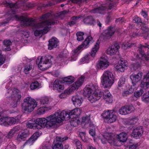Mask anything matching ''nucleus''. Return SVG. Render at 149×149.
Listing matches in <instances>:
<instances>
[{
  "mask_svg": "<svg viewBox=\"0 0 149 149\" xmlns=\"http://www.w3.org/2000/svg\"><path fill=\"white\" fill-rule=\"evenodd\" d=\"M8 117H2L0 119V125L8 126Z\"/></svg>",
  "mask_w": 149,
  "mask_h": 149,
  "instance_id": "40",
  "label": "nucleus"
},
{
  "mask_svg": "<svg viewBox=\"0 0 149 149\" xmlns=\"http://www.w3.org/2000/svg\"><path fill=\"white\" fill-rule=\"evenodd\" d=\"M20 129V127L18 126L13 127L9 132L6 137L8 139L11 138L15 133L19 131Z\"/></svg>",
  "mask_w": 149,
  "mask_h": 149,
  "instance_id": "28",
  "label": "nucleus"
},
{
  "mask_svg": "<svg viewBox=\"0 0 149 149\" xmlns=\"http://www.w3.org/2000/svg\"><path fill=\"white\" fill-rule=\"evenodd\" d=\"M84 35V33L83 32L79 31L76 33V36L77 37V39L78 41H81L84 39L83 36Z\"/></svg>",
  "mask_w": 149,
  "mask_h": 149,
  "instance_id": "44",
  "label": "nucleus"
},
{
  "mask_svg": "<svg viewBox=\"0 0 149 149\" xmlns=\"http://www.w3.org/2000/svg\"><path fill=\"white\" fill-rule=\"evenodd\" d=\"M141 87L144 89L149 88V72L143 77V80L141 83Z\"/></svg>",
  "mask_w": 149,
  "mask_h": 149,
  "instance_id": "20",
  "label": "nucleus"
},
{
  "mask_svg": "<svg viewBox=\"0 0 149 149\" xmlns=\"http://www.w3.org/2000/svg\"><path fill=\"white\" fill-rule=\"evenodd\" d=\"M99 42L98 41H97L92 49L90 53V54H87L81 58L80 60L81 63H88L89 61L93 60L95 57L96 53L99 49Z\"/></svg>",
  "mask_w": 149,
  "mask_h": 149,
  "instance_id": "9",
  "label": "nucleus"
},
{
  "mask_svg": "<svg viewBox=\"0 0 149 149\" xmlns=\"http://www.w3.org/2000/svg\"><path fill=\"white\" fill-rule=\"evenodd\" d=\"M32 69L31 65H26L24 68V71L26 74H28L29 73V71Z\"/></svg>",
  "mask_w": 149,
  "mask_h": 149,
  "instance_id": "51",
  "label": "nucleus"
},
{
  "mask_svg": "<svg viewBox=\"0 0 149 149\" xmlns=\"http://www.w3.org/2000/svg\"><path fill=\"white\" fill-rule=\"evenodd\" d=\"M130 94L129 93L128 90L124 91L122 93V95L123 96H127Z\"/></svg>",
  "mask_w": 149,
  "mask_h": 149,
  "instance_id": "64",
  "label": "nucleus"
},
{
  "mask_svg": "<svg viewBox=\"0 0 149 149\" xmlns=\"http://www.w3.org/2000/svg\"><path fill=\"white\" fill-rule=\"evenodd\" d=\"M88 0H70V1L73 3L80 4V3H87Z\"/></svg>",
  "mask_w": 149,
  "mask_h": 149,
  "instance_id": "57",
  "label": "nucleus"
},
{
  "mask_svg": "<svg viewBox=\"0 0 149 149\" xmlns=\"http://www.w3.org/2000/svg\"><path fill=\"white\" fill-rule=\"evenodd\" d=\"M11 42L10 40H5L4 41L3 44L7 48V50L8 51L10 50L9 46L11 44Z\"/></svg>",
  "mask_w": 149,
  "mask_h": 149,
  "instance_id": "53",
  "label": "nucleus"
},
{
  "mask_svg": "<svg viewBox=\"0 0 149 149\" xmlns=\"http://www.w3.org/2000/svg\"><path fill=\"white\" fill-rule=\"evenodd\" d=\"M133 20L136 23H141L142 22L141 19L137 16H135L134 17Z\"/></svg>",
  "mask_w": 149,
  "mask_h": 149,
  "instance_id": "59",
  "label": "nucleus"
},
{
  "mask_svg": "<svg viewBox=\"0 0 149 149\" xmlns=\"http://www.w3.org/2000/svg\"><path fill=\"white\" fill-rule=\"evenodd\" d=\"M128 114L130 113L135 110L134 107L132 105L126 106Z\"/></svg>",
  "mask_w": 149,
  "mask_h": 149,
  "instance_id": "50",
  "label": "nucleus"
},
{
  "mask_svg": "<svg viewBox=\"0 0 149 149\" xmlns=\"http://www.w3.org/2000/svg\"><path fill=\"white\" fill-rule=\"evenodd\" d=\"M125 80V77H122L119 79L118 83V86L119 87H120L122 86L124 84Z\"/></svg>",
  "mask_w": 149,
  "mask_h": 149,
  "instance_id": "49",
  "label": "nucleus"
},
{
  "mask_svg": "<svg viewBox=\"0 0 149 149\" xmlns=\"http://www.w3.org/2000/svg\"><path fill=\"white\" fill-rule=\"evenodd\" d=\"M116 137L120 141L123 142H125L127 138V134L123 132L117 135Z\"/></svg>",
  "mask_w": 149,
  "mask_h": 149,
  "instance_id": "29",
  "label": "nucleus"
},
{
  "mask_svg": "<svg viewBox=\"0 0 149 149\" xmlns=\"http://www.w3.org/2000/svg\"><path fill=\"white\" fill-rule=\"evenodd\" d=\"M84 79V76H81L76 82L72 85L68 89L65 90L64 93H62L59 95L60 98H65L67 96V94H69L75 90L78 89L83 83Z\"/></svg>",
  "mask_w": 149,
  "mask_h": 149,
  "instance_id": "7",
  "label": "nucleus"
},
{
  "mask_svg": "<svg viewBox=\"0 0 149 149\" xmlns=\"http://www.w3.org/2000/svg\"><path fill=\"white\" fill-rule=\"evenodd\" d=\"M74 78L72 76L65 77L62 79V82L66 83V84H72L74 81Z\"/></svg>",
  "mask_w": 149,
  "mask_h": 149,
  "instance_id": "33",
  "label": "nucleus"
},
{
  "mask_svg": "<svg viewBox=\"0 0 149 149\" xmlns=\"http://www.w3.org/2000/svg\"><path fill=\"white\" fill-rule=\"evenodd\" d=\"M128 65V63L126 61L121 59L114 65V66L117 71L123 72L127 69Z\"/></svg>",
  "mask_w": 149,
  "mask_h": 149,
  "instance_id": "16",
  "label": "nucleus"
},
{
  "mask_svg": "<svg viewBox=\"0 0 149 149\" xmlns=\"http://www.w3.org/2000/svg\"><path fill=\"white\" fill-rule=\"evenodd\" d=\"M109 63L106 57H102L98 62V65L100 68L103 70L107 68L109 66Z\"/></svg>",
  "mask_w": 149,
  "mask_h": 149,
  "instance_id": "22",
  "label": "nucleus"
},
{
  "mask_svg": "<svg viewBox=\"0 0 149 149\" xmlns=\"http://www.w3.org/2000/svg\"><path fill=\"white\" fill-rule=\"evenodd\" d=\"M89 133L93 136H95V128L90 129L89 131Z\"/></svg>",
  "mask_w": 149,
  "mask_h": 149,
  "instance_id": "63",
  "label": "nucleus"
},
{
  "mask_svg": "<svg viewBox=\"0 0 149 149\" xmlns=\"http://www.w3.org/2000/svg\"><path fill=\"white\" fill-rule=\"evenodd\" d=\"M19 34L22 38L25 39L29 37V33L26 30L22 29L19 31Z\"/></svg>",
  "mask_w": 149,
  "mask_h": 149,
  "instance_id": "37",
  "label": "nucleus"
},
{
  "mask_svg": "<svg viewBox=\"0 0 149 149\" xmlns=\"http://www.w3.org/2000/svg\"><path fill=\"white\" fill-rule=\"evenodd\" d=\"M70 123L72 126L76 127L80 123V121L79 119L74 118L71 120Z\"/></svg>",
  "mask_w": 149,
  "mask_h": 149,
  "instance_id": "43",
  "label": "nucleus"
},
{
  "mask_svg": "<svg viewBox=\"0 0 149 149\" xmlns=\"http://www.w3.org/2000/svg\"><path fill=\"white\" fill-rule=\"evenodd\" d=\"M104 137L109 141L110 144L114 143V139L111 135V134L109 133H105L104 135Z\"/></svg>",
  "mask_w": 149,
  "mask_h": 149,
  "instance_id": "34",
  "label": "nucleus"
},
{
  "mask_svg": "<svg viewBox=\"0 0 149 149\" xmlns=\"http://www.w3.org/2000/svg\"><path fill=\"white\" fill-rule=\"evenodd\" d=\"M81 16V15H78L77 16H73L71 19V20H72L75 23H76L77 21L79 18H80Z\"/></svg>",
  "mask_w": 149,
  "mask_h": 149,
  "instance_id": "61",
  "label": "nucleus"
},
{
  "mask_svg": "<svg viewBox=\"0 0 149 149\" xmlns=\"http://www.w3.org/2000/svg\"><path fill=\"white\" fill-rule=\"evenodd\" d=\"M143 73L141 72H139L137 74L133 73L130 77L132 85L136 86V84L140 81L141 79Z\"/></svg>",
  "mask_w": 149,
  "mask_h": 149,
  "instance_id": "17",
  "label": "nucleus"
},
{
  "mask_svg": "<svg viewBox=\"0 0 149 149\" xmlns=\"http://www.w3.org/2000/svg\"><path fill=\"white\" fill-rule=\"evenodd\" d=\"M53 87L54 89L59 92L62 91L64 88V86L62 85L61 82L57 80H55L54 81Z\"/></svg>",
  "mask_w": 149,
  "mask_h": 149,
  "instance_id": "26",
  "label": "nucleus"
},
{
  "mask_svg": "<svg viewBox=\"0 0 149 149\" xmlns=\"http://www.w3.org/2000/svg\"><path fill=\"white\" fill-rule=\"evenodd\" d=\"M75 145L77 147V149H82V147L81 142L77 139H76L74 141Z\"/></svg>",
  "mask_w": 149,
  "mask_h": 149,
  "instance_id": "54",
  "label": "nucleus"
},
{
  "mask_svg": "<svg viewBox=\"0 0 149 149\" xmlns=\"http://www.w3.org/2000/svg\"><path fill=\"white\" fill-rule=\"evenodd\" d=\"M12 92V94L11 95V102L10 105L12 107L15 108L20 102L21 93L19 90L17 89H13Z\"/></svg>",
  "mask_w": 149,
  "mask_h": 149,
  "instance_id": "12",
  "label": "nucleus"
},
{
  "mask_svg": "<svg viewBox=\"0 0 149 149\" xmlns=\"http://www.w3.org/2000/svg\"><path fill=\"white\" fill-rule=\"evenodd\" d=\"M72 100L75 107L80 106L83 101L81 97L78 95L73 96L72 97Z\"/></svg>",
  "mask_w": 149,
  "mask_h": 149,
  "instance_id": "24",
  "label": "nucleus"
},
{
  "mask_svg": "<svg viewBox=\"0 0 149 149\" xmlns=\"http://www.w3.org/2000/svg\"><path fill=\"white\" fill-rule=\"evenodd\" d=\"M138 146V143H136L134 144L130 145L129 146V149H136Z\"/></svg>",
  "mask_w": 149,
  "mask_h": 149,
  "instance_id": "62",
  "label": "nucleus"
},
{
  "mask_svg": "<svg viewBox=\"0 0 149 149\" xmlns=\"http://www.w3.org/2000/svg\"><path fill=\"white\" fill-rule=\"evenodd\" d=\"M40 85L38 81H35L31 83L30 86V88L31 90H34L38 89L40 88Z\"/></svg>",
  "mask_w": 149,
  "mask_h": 149,
  "instance_id": "41",
  "label": "nucleus"
},
{
  "mask_svg": "<svg viewBox=\"0 0 149 149\" xmlns=\"http://www.w3.org/2000/svg\"><path fill=\"white\" fill-rule=\"evenodd\" d=\"M140 66V64L138 62L136 63H132L130 65L131 68H132L134 70H137Z\"/></svg>",
  "mask_w": 149,
  "mask_h": 149,
  "instance_id": "52",
  "label": "nucleus"
},
{
  "mask_svg": "<svg viewBox=\"0 0 149 149\" xmlns=\"http://www.w3.org/2000/svg\"><path fill=\"white\" fill-rule=\"evenodd\" d=\"M45 111V107H41L37 110V112L38 114L41 115L44 113Z\"/></svg>",
  "mask_w": 149,
  "mask_h": 149,
  "instance_id": "55",
  "label": "nucleus"
},
{
  "mask_svg": "<svg viewBox=\"0 0 149 149\" xmlns=\"http://www.w3.org/2000/svg\"><path fill=\"white\" fill-rule=\"evenodd\" d=\"M108 91H107V93L106 94L103 93V98L107 102L112 103V96L109 92L108 93Z\"/></svg>",
  "mask_w": 149,
  "mask_h": 149,
  "instance_id": "32",
  "label": "nucleus"
},
{
  "mask_svg": "<svg viewBox=\"0 0 149 149\" xmlns=\"http://www.w3.org/2000/svg\"><path fill=\"white\" fill-rule=\"evenodd\" d=\"M26 126L28 127L33 129H38L39 128L38 126L36 125L35 123H27Z\"/></svg>",
  "mask_w": 149,
  "mask_h": 149,
  "instance_id": "46",
  "label": "nucleus"
},
{
  "mask_svg": "<svg viewBox=\"0 0 149 149\" xmlns=\"http://www.w3.org/2000/svg\"><path fill=\"white\" fill-rule=\"evenodd\" d=\"M101 82L105 88L111 86L113 83L114 76L110 71H105L101 77Z\"/></svg>",
  "mask_w": 149,
  "mask_h": 149,
  "instance_id": "6",
  "label": "nucleus"
},
{
  "mask_svg": "<svg viewBox=\"0 0 149 149\" xmlns=\"http://www.w3.org/2000/svg\"><path fill=\"white\" fill-rule=\"evenodd\" d=\"M134 44L133 43H129L128 42H125L123 43L122 45V48L124 50L130 48L134 45Z\"/></svg>",
  "mask_w": 149,
  "mask_h": 149,
  "instance_id": "39",
  "label": "nucleus"
},
{
  "mask_svg": "<svg viewBox=\"0 0 149 149\" xmlns=\"http://www.w3.org/2000/svg\"><path fill=\"white\" fill-rule=\"evenodd\" d=\"M136 86H134L133 85V86H131L128 90L129 93H130V94L132 93L133 92L134 90L136 89Z\"/></svg>",
  "mask_w": 149,
  "mask_h": 149,
  "instance_id": "60",
  "label": "nucleus"
},
{
  "mask_svg": "<svg viewBox=\"0 0 149 149\" xmlns=\"http://www.w3.org/2000/svg\"><path fill=\"white\" fill-rule=\"evenodd\" d=\"M141 32H142V34H141V36H143L145 39H147L148 38L149 35V29L147 27L142 28Z\"/></svg>",
  "mask_w": 149,
  "mask_h": 149,
  "instance_id": "36",
  "label": "nucleus"
},
{
  "mask_svg": "<svg viewBox=\"0 0 149 149\" xmlns=\"http://www.w3.org/2000/svg\"><path fill=\"white\" fill-rule=\"evenodd\" d=\"M5 61V57L2 55V51L0 49V66L4 63Z\"/></svg>",
  "mask_w": 149,
  "mask_h": 149,
  "instance_id": "56",
  "label": "nucleus"
},
{
  "mask_svg": "<svg viewBox=\"0 0 149 149\" xmlns=\"http://www.w3.org/2000/svg\"><path fill=\"white\" fill-rule=\"evenodd\" d=\"M94 42L91 36L87 37L81 45H79L76 49L73 50L72 52V54H74L75 56L74 60H76L77 59L78 53L79 52V50L82 48L84 49L88 47L89 44L90 43H92Z\"/></svg>",
  "mask_w": 149,
  "mask_h": 149,
  "instance_id": "11",
  "label": "nucleus"
},
{
  "mask_svg": "<svg viewBox=\"0 0 149 149\" xmlns=\"http://www.w3.org/2000/svg\"><path fill=\"white\" fill-rule=\"evenodd\" d=\"M28 136V134L25 132H19L17 137L16 139L18 141H21L25 140Z\"/></svg>",
  "mask_w": 149,
  "mask_h": 149,
  "instance_id": "27",
  "label": "nucleus"
},
{
  "mask_svg": "<svg viewBox=\"0 0 149 149\" xmlns=\"http://www.w3.org/2000/svg\"><path fill=\"white\" fill-rule=\"evenodd\" d=\"M143 132V127L142 126H139L133 129L131 135L133 138L138 139L142 136Z\"/></svg>",
  "mask_w": 149,
  "mask_h": 149,
  "instance_id": "18",
  "label": "nucleus"
},
{
  "mask_svg": "<svg viewBox=\"0 0 149 149\" xmlns=\"http://www.w3.org/2000/svg\"><path fill=\"white\" fill-rule=\"evenodd\" d=\"M68 138L67 136L64 137L57 136L56 139V142L53 146V149H63V145L61 142L67 139Z\"/></svg>",
  "mask_w": 149,
  "mask_h": 149,
  "instance_id": "19",
  "label": "nucleus"
},
{
  "mask_svg": "<svg viewBox=\"0 0 149 149\" xmlns=\"http://www.w3.org/2000/svg\"><path fill=\"white\" fill-rule=\"evenodd\" d=\"M115 31V29L113 27L109 26L103 32L100 37L104 40L109 39L114 34Z\"/></svg>",
  "mask_w": 149,
  "mask_h": 149,
  "instance_id": "15",
  "label": "nucleus"
},
{
  "mask_svg": "<svg viewBox=\"0 0 149 149\" xmlns=\"http://www.w3.org/2000/svg\"><path fill=\"white\" fill-rule=\"evenodd\" d=\"M59 116V113L57 112L54 114L47 117L46 118H37L34 120V122L39 127L38 129L45 127L48 129H53L56 127L57 123H61Z\"/></svg>",
  "mask_w": 149,
  "mask_h": 149,
  "instance_id": "2",
  "label": "nucleus"
},
{
  "mask_svg": "<svg viewBox=\"0 0 149 149\" xmlns=\"http://www.w3.org/2000/svg\"><path fill=\"white\" fill-rule=\"evenodd\" d=\"M48 49L52 50L54 48L56 47L58 45V41L57 39L55 38H52L49 41Z\"/></svg>",
  "mask_w": 149,
  "mask_h": 149,
  "instance_id": "25",
  "label": "nucleus"
},
{
  "mask_svg": "<svg viewBox=\"0 0 149 149\" xmlns=\"http://www.w3.org/2000/svg\"><path fill=\"white\" fill-rule=\"evenodd\" d=\"M24 102L22 104V110L27 112H31L33 111L37 105V102L34 99L30 97L25 98Z\"/></svg>",
  "mask_w": 149,
  "mask_h": 149,
  "instance_id": "5",
  "label": "nucleus"
},
{
  "mask_svg": "<svg viewBox=\"0 0 149 149\" xmlns=\"http://www.w3.org/2000/svg\"><path fill=\"white\" fill-rule=\"evenodd\" d=\"M8 126L9 125L15 124L16 123L14 117H8Z\"/></svg>",
  "mask_w": 149,
  "mask_h": 149,
  "instance_id": "47",
  "label": "nucleus"
},
{
  "mask_svg": "<svg viewBox=\"0 0 149 149\" xmlns=\"http://www.w3.org/2000/svg\"><path fill=\"white\" fill-rule=\"evenodd\" d=\"M90 121V116H88L86 115L84 116L82 118L81 124L82 126H84L85 127L86 126L87 124Z\"/></svg>",
  "mask_w": 149,
  "mask_h": 149,
  "instance_id": "38",
  "label": "nucleus"
},
{
  "mask_svg": "<svg viewBox=\"0 0 149 149\" xmlns=\"http://www.w3.org/2000/svg\"><path fill=\"white\" fill-rule=\"evenodd\" d=\"M138 120V119L137 117H135L131 119L130 120V123L131 125L135 124Z\"/></svg>",
  "mask_w": 149,
  "mask_h": 149,
  "instance_id": "58",
  "label": "nucleus"
},
{
  "mask_svg": "<svg viewBox=\"0 0 149 149\" xmlns=\"http://www.w3.org/2000/svg\"><path fill=\"white\" fill-rule=\"evenodd\" d=\"M68 12V10H65L61 12L59 14H56L54 15L52 13H47L40 17L41 19L45 21L38 24H35V21L32 18H28L24 16H19L17 15H15L14 16L18 20L20 21L22 27L33 26L35 36L41 37L43 35L48 32L49 25L57 23V21L54 20L55 19L59 18L61 16L64 15Z\"/></svg>",
  "mask_w": 149,
  "mask_h": 149,
  "instance_id": "1",
  "label": "nucleus"
},
{
  "mask_svg": "<svg viewBox=\"0 0 149 149\" xmlns=\"http://www.w3.org/2000/svg\"><path fill=\"white\" fill-rule=\"evenodd\" d=\"M144 92V91L142 89H140L135 91L134 93V96L136 98L139 97L141 96Z\"/></svg>",
  "mask_w": 149,
  "mask_h": 149,
  "instance_id": "48",
  "label": "nucleus"
},
{
  "mask_svg": "<svg viewBox=\"0 0 149 149\" xmlns=\"http://www.w3.org/2000/svg\"><path fill=\"white\" fill-rule=\"evenodd\" d=\"M52 58V56L51 55L39 57L36 60V63L41 70H46L51 66V59Z\"/></svg>",
  "mask_w": 149,
  "mask_h": 149,
  "instance_id": "4",
  "label": "nucleus"
},
{
  "mask_svg": "<svg viewBox=\"0 0 149 149\" xmlns=\"http://www.w3.org/2000/svg\"><path fill=\"white\" fill-rule=\"evenodd\" d=\"M49 102V99L47 97H41L38 100V103L42 105H46Z\"/></svg>",
  "mask_w": 149,
  "mask_h": 149,
  "instance_id": "30",
  "label": "nucleus"
},
{
  "mask_svg": "<svg viewBox=\"0 0 149 149\" xmlns=\"http://www.w3.org/2000/svg\"><path fill=\"white\" fill-rule=\"evenodd\" d=\"M119 113L122 115L128 114L126 106L122 107L119 111Z\"/></svg>",
  "mask_w": 149,
  "mask_h": 149,
  "instance_id": "45",
  "label": "nucleus"
},
{
  "mask_svg": "<svg viewBox=\"0 0 149 149\" xmlns=\"http://www.w3.org/2000/svg\"><path fill=\"white\" fill-rule=\"evenodd\" d=\"M3 3H4V4L6 3L7 5H8L10 6V7L11 8L10 12H11L10 13L11 14H15L16 11V4L13 3H8L6 1H4Z\"/></svg>",
  "mask_w": 149,
  "mask_h": 149,
  "instance_id": "35",
  "label": "nucleus"
},
{
  "mask_svg": "<svg viewBox=\"0 0 149 149\" xmlns=\"http://www.w3.org/2000/svg\"><path fill=\"white\" fill-rule=\"evenodd\" d=\"M119 45L115 43L113 45L109 47L107 50V54L110 55H113L116 54L120 48Z\"/></svg>",
  "mask_w": 149,
  "mask_h": 149,
  "instance_id": "21",
  "label": "nucleus"
},
{
  "mask_svg": "<svg viewBox=\"0 0 149 149\" xmlns=\"http://www.w3.org/2000/svg\"><path fill=\"white\" fill-rule=\"evenodd\" d=\"M115 113V111L114 110H108L107 111H104L101 115L106 122L108 123H112L115 122L117 119Z\"/></svg>",
  "mask_w": 149,
  "mask_h": 149,
  "instance_id": "13",
  "label": "nucleus"
},
{
  "mask_svg": "<svg viewBox=\"0 0 149 149\" xmlns=\"http://www.w3.org/2000/svg\"><path fill=\"white\" fill-rule=\"evenodd\" d=\"M113 0H109L106 4L103 5L98 8L91 10V13H99L104 14L107 9L111 10L116 7V3L113 2Z\"/></svg>",
  "mask_w": 149,
  "mask_h": 149,
  "instance_id": "10",
  "label": "nucleus"
},
{
  "mask_svg": "<svg viewBox=\"0 0 149 149\" xmlns=\"http://www.w3.org/2000/svg\"><path fill=\"white\" fill-rule=\"evenodd\" d=\"M97 83H91L86 86L84 90L85 94L88 95V100L91 103L98 100L102 96L103 92L100 91Z\"/></svg>",
  "mask_w": 149,
  "mask_h": 149,
  "instance_id": "3",
  "label": "nucleus"
},
{
  "mask_svg": "<svg viewBox=\"0 0 149 149\" xmlns=\"http://www.w3.org/2000/svg\"><path fill=\"white\" fill-rule=\"evenodd\" d=\"M81 112V108L74 109L70 112H67L63 111L60 113H59V118L61 120V123L64 120H68L70 118V116L76 115V116L79 115Z\"/></svg>",
  "mask_w": 149,
  "mask_h": 149,
  "instance_id": "8",
  "label": "nucleus"
},
{
  "mask_svg": "<svg viewBox=\"0 0 149 149\" xmlns=\"http://www.w3.org/2000/svg\"><path fill=\"white\" fill-rule=\"evenodd\" d=\"M40 133L36 132L34 133L29 139L24 144V146L26 145H32L38 138L40 136Z\"/></svg>",
  "mask_w": 149,
  "mask_h": 149,
  "instance_id": "23",
  "label": "nucleus"
},
{
  "mask_svg": "<svg viewBox=\"0 0 149 149\" xmlns=\"http://www.w3.org/2000/svg\"><path fill=\"white\" fill-rule=\"evenodd\" d=\"M142 100L145 103H149V90L148 93L143 94L142 97Z\"/></svg>",
  "mask_w": 149,
  "mask_h": 149,
  "instance_id": "42",
  "label": "nucleus"
},
{
  "mask_svg": "<svg viewBox=\"0 0 149 149\" xmlns=\"http://www.w3.org/2000/svg\"><path fill=\"white\" fill-rule=\"evenodd\" d=\"M83 21L86 24L93 25L95 22L93 17L91 16H88L85 18Z\"/></svg>",
  "mask_w": 149,
  "mask_h": 149,
  "instance_id": "31",
  "label": "nucleus"
},
{
  "mask_svg": "<svg viewBox=\"0 0 149 149\" xmlns=\"http://www.w3.org/2000/svg\"><path fill=\"white\" fill-rule=\"evenodd\" d=\"M145 45H141L139 46V48L137 50L138 53H139L136 54V58L137 59H143L144 58L148 60L149 59V52H148L146 54H144V50L143 49V48H149V45H147L146 43L145 44Z\"/></svg>",
  "mask_w": 149,
  "mask_h": 149,
  "instance_id": "14",
  "label": "nucleus"
}]
</instances>
